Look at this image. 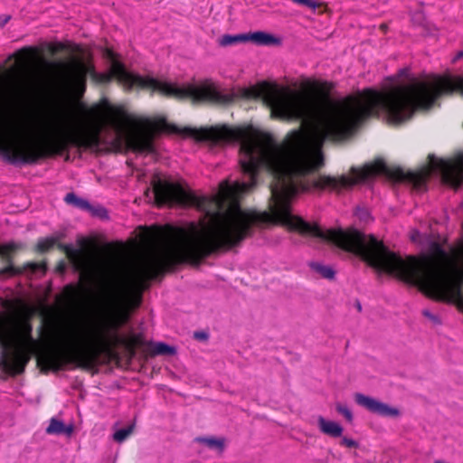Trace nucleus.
I'll list each match as a JSON object with an SVG mask.
<instances>
[{"label":"nucleus","mask_w":463,"mask_h":463,"mask_svg":"<svg viewBox=\"0 0 463 463\" xmlns=\"http://www.w3.org/2000/svg\"><path fill=\"white\" fill-rule=\"evenodd\" d=\"M115 119V109L106 102L85 110L79 122L73 121L67 105L55 104L41 120L38 137L0 122V153L14 162L33 163L69 145L97 146L101 128L113 126Z\"/></svg>","instance_id":"obj_1"},{"label":"nucleus","mask_w":463,"mask_h":463,"mask_svg":"<svg viewBox=\"0 0 463 463\" xmlns=\"http://www.w3.org/2000/svg\"><path fill=\"white\" fill-rule=\"evenodd\" d=\"M270 174L269 209L275 222L302 235H311L331 242L345 250V230L323 231L319 226L304 221L291 212L290 201L300 191L324 189L340 191L345 188V175L338 178L320 175V167H265Z\"/></svg>","instance_id":"obj_2"},{"label":"nucleus","mask_w":463,"mask_h":463,"mask_svg":"<svg viewBox=\"0 0 463 463\" xmlns=\"http://www.w3.org/2000/svg\"><path fill=\"white\" fill-rule=\"evenodd\" d=\"M116 335L113 314L100 310L86 321L62 326L55 335L61 357L68 362H84L99 353L109 352Z\"/></svg>","instance_id":"obj_3"},{"label":"nucleus","mask_w":463,"mask_h":463,"mask_svg":"<svg viewBox=\"0 0 463 463\" xmlns=\"http://www.w3.org/2000/svg\"><path fill=\"white\" fill-rule=\"evenodd\" d=\"M30 311H17L10 316L0 315V365L11 374L20 373L37 348L31 335Z\"/></svg>","instance_id":"obj_4"},{"label":"nucleus","mask_w":463,"mask_h":463,"mask_svg":"<svg viewBox=\"0 0 463 463\" xmlns=\"http://www.w3.org/2000/svg\"><path fill=\"white\" fill-rule=\"evenodd\" d=\"M70 261L79 270L83 290L93 297L106 298L116 284V260L106 252L88 248L66 247Z\"/></svg>","instance_id":"obj_5"},{"label":"nucleus","mask_w":463,"mask_h":463,"mask_svg":"<svg viewBox=\"0 0 463 463\" xmlns=\"http://www.w3.org/2000/svg\"><path fill=\"white\" fill-rule=\"evenodd\" d=\"M118 84H120L127 91L134 89L144 88L159 91L160 93L178 99L192 98L194 101H211L226 104L232 101L230 94H222L213 85L202 86L188 85L180 87L166 81H161L151 77H141L129 71L120 61L118 53Z\"/></svg>","instance_id":"obj_6"},{"label":"nucleus","mask_w":463,"mask_h":463,"mask_svg":"<svg viewBox=\"0 0 463 463\" xmlns=\"http://www.w3.org/2000/svg\"><path fill=\"white\" fill-rule=\"evenodd\" d=\"M56 66L60 80L76 98H79L85 90V77L90 71L89 65L80 61H72Z\"/></svg>","instance_id":"obj_7"},{"label":"nucleus","mask_w":463,"mask_h":463,"mask_svg":"<svg viewBox=\"0 0 463 463\" xmlns=\"http://www.w3.org/2000/svg\"><path fill=\"white\" fill-rule=\"evenodd\" d=\"M354 401L358 405L380 416L389 418H398L401 416V411L398 408L392 407L387 403L363 393H356L354 395Z\"/></svg>","instance_id":"obj_8"},{"label":"nucleus","mask_w":463,"mask_h":463,"mask_svg":"<svg viewBox=\"0 0 463 463\" xmlns=\"http://www.w3.org/2000/svg\"><path fill=\"white\" fill-rule=\"evenodd\" d=\"M317 426L323 434L330 438H340L344 432V428L338 422L326 420L323 416L317 417Z\"/></svg>","instance_id":"obj_9"},{"label":"nucleus","mask_w":463,"mask_h":463,"mask_svg":"<svg viewBox=\"0 0 463 463\" xmlns=\"http://www.w3.org/2000/svg\"><path fill=\"white\" fill-rule=\"evenodd\" d=\"M65 201L68 203L73 204L79 208L84 209L90 213H91L94 215H99L102 216L104 213V210L102 208H96L89 203L84 199L79 198L74 194H68L65 197Z\"/></svg>","instance_id":"obj_10"},{"label":"nucleus","mask_w":463,"mask_h":463,"mask_svg":"<svg viewBox=\"0 0 463 463\" xmlns=\"http://www.w3.org/2000/svg\"><path fill=\"white\" fill-rule=\"evenodd\" d=\"M246 42H252L258 45H272L277 43V39L264 32H255L251 33H245Z\"/></svg>","instance_id":"obj_11"},{"label":"nucleus","mask_w":463,"mask_h":463,"mask_svg":"<svg viewBox=\"0 0 463 463\" xmlns=\"http://www.w3.org/2000/svg\"><path fill=\"white\" fill-rule=\"evenodd\" d=\"M72 431V425L66 426L61 420L54 418L50 420V424L46 429V432L48 434H65L67 436H71Z\"/></svg>","instance_id":"obj_12"},{"label":"nucleus","mask_w":463,"mask_h":463,"mask_svg":"<svg viewBox=\"0 0 463 463\" xmlns=\"http://www.w3.org/2000/svg\"><path fill=\"white\" fill-rule=\"evenodd\" d=\"M194 440L198 443L206 445L210 449H218L220 451H222L224 448L223 439H217L214 437H198Z\"/></svg>","instance_id":"obj_13"},{"label":"nucleus","mask_w":463,"mask_h":463,"mask_svg":"<svg viewBox=\"0 0 463 463\" xmlns=\"http://www.w3.org/2000/svg\"><path fill=\"white\" fill-rule=\"evenodd\" d=\"M246 37L245 34H224L219 40L218 43L221 46H229L233 45L239 43H245Z\"/></svg>","instance_id":"obj_14"},{"label":"nucleus","mask_w":463,"mask_h":463,"mask_svg":"<svg viewBox=\"0 0 463 463\" xmlns=\"http://www.w3.org/2000/svg\"><path fill=\"white\" fill-rule=\"evenodd\" d=\"M310 267L318 272L325 279H333L335 276V271L329 266H325L317 262L311 263Z\"/></svg>","instance_id":"obj_15"},{"label":"nucleus","mask_w":463,"mask_h":463,"mask_svg":"<svg viewBox=\"0 0 463 463\" xmlns=\"http://www.w3.org/2000/svg\"><path fill=\"white\" fill-rule=\"evenodd\" d=\"M59 241V238L57 236H51L44 239H42L38 242V249L41 251H46L52 247H53L57 241Z\"/></svg>","instance_id":"obj_16"},{"label":"nucleus","mask_w":463,"mask_h":463,"mask_svg":"<svg viewBox=\"0 0 463 463\" xmlns=\"http://www.w3.org/2000/svg\"><path fill=\"white\" fill-rule=\"evenodd\" d=\"M135 430V422H131L129 425H128L125 428H121L118 430V443L123 442L125 439H127Z\"/></svg>","instance_id":"obj_17"},{"label":"nucleus","mask_w":463,"mask_h":463,"mask_svg":"<svg viewBox=\"0 0 463 463\" xmlns=\"http://www.w3.org/2000/svg\"><path fill=\"white\" fill-rule=\"evenodd\" d=\"M17 249L14 243L0 244V256L7 258Z\"/></svg>","instance_id":"obj_18"},{"label":"nucleus","mask_w":463,"mask_h":463,"mask_svg":"<svg viewBox=\"0 0 463 463\" xmlns=\"http://www.w3.org/2000/svg\"><path fill=\"white\" fill-rule=\"evenodd\" d=\"M335 408H336L337 412L342 414L348 421H352L353 420V413L348 409L347 406L343 405L341 403H338V404H336Z\"/></svg>","instance_id":"obj_19"},{"label":"nucleus","mask_w":463,"mask_h":463,"mask_svg":"<svg viewBox=\"0 0 463 463\" xmlns=\"http://www.w3.org/2000/svg\"><path fill=\"white\" fill-rule=\"evenodd\" d=\"M293 3L305 5L310 9H317L320 6V4L317 2L316 0H291Z\"/></svg>","instance_id":"obj_20"},{"label":"nucleus","mask_w":463,"mask_h":463,"mask_svg":"<svg viewBox=\"0 0 463 463\" xmlns=\"http://www.w3.org/2000/svg\"><path fill=\"white\" fill-rule=\"evenodd\" d=\"M340 445L341 446H344V447H346V448H358L359 447V444L357 441H355L354 439H350V438H347V437H343L340 440Z\"/></svg>","instance_id":"obj_21"},{"label":"nucleus","mask_w":463,"mask_h":463,"mask_svg":"<svg viewBox=\"0 0 463 463\" xmlns=\"http://www.w3.org/2000/svg\"><path fill=\"white\" fill-rule=\"evenodd\" d=\"M422 315L429 318L433 324H436V325H439L441 323L439 317L437 316V315H434L432 314L430 310L428 309H423L422 310Z\"/></svg>","instance_id":"obj_22"},{"label":"nucleus","mask_w":463,"mask_h":463,"mask_svg":"<svg viewBox=\"0 0 463 463\" xmlns=\"http://www.w3.org/2000/svg\"><path fill=\"white\" fill-rule=\"evenodd\" d=\"M194 336L198 340H206L208 338V335L205 332H194Z\"/></svg>","instance_id":"obj_23"},{"label":"nucleus","mask_w":463,"mask_h":463,"mask_svg":"<svg viewBox=\"0 0 463 463\" xmlns=\"http://www.w3.org/2000/svg\"><path fill=\"white\" fill-rule=\"evenodd\" d=\"M357 214L358 216L361 218V219H365L367 216H368V213L366 211H358L357 212Z\"/></svg>","instance_id":"obj_24"},{"label":"nucleus","mask_w":463,"mask_h":463,"mask_svg":"<svg viewBox=\"0 0 463 463\" xmlns=\"http://www.w3.org/2000/svg\"><path fill=\"white\" fill-rule=\"evenodd\" d=\"M12 271H13V268L10 267L8 269L1 270L0 274H5V273L10 274V273H12Z\"/></svg>","instance_id":"obj_25"},{"label":"nucleus","mask_w":463,"mask_h":463,"mask_svg":"<svg viewBox=\"0 0 463 463\" xmlns=\"http://www.w3.org/2000/svg\"><path fill=\"white\" fill-rule=\"evenodd\" d=\"M462 57H463V50H462V51H460V52L457 54L456 59H460V58H462Z\"/></svg>","instance_id":"obj_26"},{"label":"nucleus","mask_w":463,"mask_h":463,"mask_svg":"<svg viewBox=\"0 0 463 463\" xmlns=\"http://www.w3.org/2000/svg\"><path fill=\"white\" fill-rule=\"evenodd\" d=\"M357 308H358L359 311H361L362 307H361L360 303L357 304Z\"/></svg>","instance_id":"obj_27"},{"label":"nucleus","mask_w":463,"mask_h":463,"mask_svg":"<svg viewBox=\"0 0 463 463\" xmlns=\"http://www.w3.org/2000/svg\"><path fill=\"white\" fill-rule=\"evenodd\" d=\"M55 363H56L55 359H54V358H52L51 364H54Z\"/></svg>","instance_id":"obj_28"}]
</instances>
